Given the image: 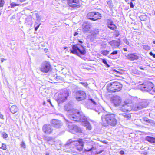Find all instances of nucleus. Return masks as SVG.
<instances>
[{"label": "nucleus", "mask_w": 155, "mask_h": 155, "mask_svg": "<svg viewBox=\"0 0 155 155\" xmlns=\"http://www.w3.org/2000/svg\"><path fill=\"white\" fill-rule=\"evenodd\" d=\"M68 117L72 120L75 121H80L83 125L86 127L89 130H91V127L89 122L87 120V118L77 110L73 109L68 111Z\"/></svg>", "instance_id": "obj_1"}, {"label": "nucleus", "mask_w": 155, "mask_h": 155, "mask_svg": "<svg viewBox=\"0 0 155 155\" xmlns=\"http://www.w3.org/2000/svg\"><path fill=\"white\" fill-rule=\"evenodd\" d=\"M88 141L85 139H80L78 140L72 141L71 139L69 140L64 146V149L65 152H72V148L71 147V145H74L75 148L79 151H81L83 149L84 146H87L88 144Z\"/></svg>", "instance_id": "obj_2"}, {"label": "nucleus", "mask_w": 155, "mask_h": 155, "mask_svg": "<svg viewBox=\"0 0 155 155\" xmlns=\"http://www.w3.org/2000/svg\"><path fill=\"white\" fill-rule=\"evenodd\" d=\"M104 120L106 123H103V125L105 127L111 126L114 127L116 125L117 121L115 115L113 114H107L104 116Z\"/></svg>", "instance_id": "obj_3"}, {"label": "nucleus", "mask_w": 155, "mask_h": 155, "mask_svg": "<svg viewBox=\"0 0 155 155\" xmlns=\"http://www.w3.org/2000/svg\"><path fill=\"white\" fill-rule=\"evenodd\" d=\"M72 49L70 50L71 53L79 56L81 55H84L86 54L85 48L82 45L77 44L72 45Z\"/></svg>", "instance_id": "obj_4"}, {"label": "nucleus", "mask_w": 155, "mask_h": 155, "mask_svg": "<svg viewBox=\"0 0 155 155\" xmlns=\"http://www.w3.org/2000/svg\"><path fill=\"white\" fill-rule=\"evenodd\" d=\"M122 87V85L120 83L113 82L108 84L107 90L110 92H115L120 91Z\"/></svg>", "instance_id": "obj_5"}, {"label": "nucleus", "mask_w": 155, "mask_h": 155, "mask_svg": "<svg viewBox=\"0 0 155 155\" xmlns=\"http://www.w3.org/2000/svg\"><path fill=\"white\" fill-rule=\"evenodd\" d=\"M154 87V84L150 82H147L140 85V87L143 91L149 92L152 91L153 87Z\"/></svg>", "instance_id": "obj_6"}, {"label": "nucleus", "mask_w": 155, "mask_h": 155, "mask_svg": "<svg viewBox=\"0 0 155 155\" xmlns=\"http://www.w3.org/2000/svg\"><path fill=\"white\" fill-rule=\"evenodd\" d=\"M69 96L68 91L64 90L62 93H60L58 95L57 99L59 102H63L67 99V97Z\"/></svg>", "instance_id": "obj_7"}, {"label": "nucleus", "mask_w": 155, "mask_h": 155, "mask_svg": "<svg viewBox=\"0 0 155 155\" xmlns=\"http://www.w3.org/2000/svg\"><path fill=\"white\" fill-rule=\"evenodd\" d=\"M51 66L49 63L45 62L43 63L40 67V71L43 73H47L51 70Z\"/></svg>", "instance_id": "obj_8"}, {"label": "nucleus", "mask_w": 155, "mask_h": 155, "mask_svg": "<svg viewBox=\"0 0 155 155\" xmlns=\"http://www.w3.org/2000/svg\"><path fill=\"white\" fill-rule=\"evenodd\" d=\"M131 109L130 104L127 101H125L123 104L119 107V110L123 112H129Z\"/></svg>", "instance_id": "obj_9"}, {"label": "nucleus", "mask_w": 155, "mask_h": 155, "mask_svg": "<svg viewBox=\"0 0 155 155\" xmlns=\"http://www.w3.org/2000/svg\"><path fill=\"white\" fill-rule=\"evenodd\" d=\"M76 99L77 100L80 101L85 99L86 97L85 92L82 91H79L76 92Z\"/></svg>", "instance_id": "obj_10"}, {"label": "nucleus", "mask_w": 155, "mask_h": 155, "mask_svg": "<svg viewBox=\"0 0 155 155\" xmlns=\"http://www.w3.org/2000/svg\"><path fill=\"white\" fill-rule=\"evenodd\" d=\"M148 103L145 100H143L136 105L134 108V109L135 110L138 111L146 107Z\"/></svg>", "instance_id": "obj_11"}, {"label": "nucleus", "mask_w": 155, "mask_h": 155, "mask_svg": "<svg viewBox=\"0 0 155 155\" xmlns=\"http://www.w3.org/2000/svg\"><path fill=\"white\" fill-rule=\"evenodd\" d=\"M111 100L112 103L115 106H118L122 101L121 98L118 95L114 96L112 97Z\"/></svg>", "instance_id": "obj_12"}, {"label": "nucleus", "mask_w": 155, "mask_h": 155, "mask_svg": "<svg viewBox=\"0 0 155 155\" xmlns=\"http://www.w3.org/2000/svg\"><path fill=\"white\" fill-rule=\"evenodd\" d=\"M68 4L72 8H79L80 7L79 0H67Z\"/></svg>", "instance_id": "obj_13"}, {"label": "nucleus", "mask_w": 155, "mask_h": 155, "mask_svg": "<svg viewBox=\"0 0 155 155\" xmlns=\"http://www.w3.org/2000/svg\"><path fill=\"white\" fill-rule=\"evenodd\" d=\"M68 127L69 131L74 134H75V133H80L81 131V129L76 125H68Z\"/></svg>", "instance_id": "obj_14"}, {"label": "nucleus", "mask_w": 155, "mask_h": 155, "mask_svg": "<svg viewBox=\"0 0 155 155\" xmlns=\"http://www.w3.org/2000/svg\"><path fill=\"white\" fill-rule=\"evenodd\" d=\"M91 27V25L89 22H84L82 25V31L84 33H87L89 31Z\"/></svg>", "instance_id": "obj_15"}, {"label": "nucleus", "mask_w": 155, "mask_h": 155, "mask_svg": "<svg viewBox=\"0 0 155 155\" xmlns=\"http://www.w3.org/2000/svg\"><path fill=\"white\" fill-rule=\"evenodd\" d=\"M42 130L46 134H51L53 130L51 126L49 124H45L43 127Z\"/></svg>", "instance_id": "obj_16"}, {"label": "nucleus", "mask_w": 155, "mask_h": 155, "mask_svg": "<svg viewBox=\"0 0 155 155\" xmlns=\"http://www.w3.org/2000/svg\"><path fill=\"white\" fill-rule=\"evenodd\" d=\"M53 126L57 128H59L62 125V122L60 120L56 119H53L51 122Z\"/></svg>", "instance_id": "obj_17"}, {"label": "nucleus", "mask_w": 155, "mask_h": 155, "mask_svg": "<svg viewBox=\"0 0 155 155\" xmlns=\"http://www.w3.org/2000/svg\"><path fill=\"white\" fill-rule=\"evenodd\" d=\"M107 25L108 28L114 31H116L117 28V27L114 23L113 21L109 19H108L107 20Z\"/></svg>", "instance_id": "obj_18"}, {"label": "nucleus", "mask_w": 155, "mask_h": 155, "mask_svg": "<svg viewBox=\"0 0 155 155\" xmlns=\"http://www.w3.org/2000/svg\"><path fill=\"white\" fill-rule=\"evenodd\" d=\"M126 56L128 59L131 61L137 60L139 58V56L137 55L136 53H135L128 54Z\"/></svg>", "instance_id": "obj_19"}, {"label": "nucleus", "mask_w": 155, "mask_h": 155, "mask_svg": "<svg viewBox=\"0 0 155 155\" xmlns=\"http://www.w3.org/2000/svg\"><path fill=\"white\" fill-rule=\"evenodd\" d=\"M109 44L113 48H115L117 47H119L120 45V39L117 41L112 40L109 42Z\"/></svg>", "instance_id": "obj_20"}, {"label": "nucleus", "mask_w": 155, "mask_h": 155, "mask_svg": "<svg viewBox=\"0 0 155 155\" xmlns=\"http://www.w3.org/2000/svg\"><path fill=\"white\" fill-rule=\"evenodd\" d=\"M43 137L44 140L46 141L50 144L52 145L54 142L53 138L51 137L44 136Z\"/></svg>", "instance_id": "obj_21"}, {"label": "nucleus", "mask_w": 155, "mask_h": 155, "mask_svg": "<svg viewBox=\"0 0 155 155\" xmlns=\"http://www.w3.org/2000/svg\"><path fill=\"white\" fill-rule=\"evenodd\" d=\"M145 140L151 143H155V137L149 136H147L145 138Z\"/></svg>", "instance_id": "obj_22"}, {"label": "nucleus", "mask_w": 155, "mask_h": 155, "mask_svg": "<svg viewBox=\"0 0 155 155\" xmlns=\"http://www.w3.org/2000/svg\"><path fill=\"white\" fill-rule=\"evenodd\" d=\"M94 13L95 14H94V18H93L94 21H95L98 19H101V14L99 13L94 12Z\"/></svg>", "instance_id": "obj_23"}, {"label": "nucleus", "mask_w": 155, "mask_h": 155, "mask_svg": "<svg viewBox=\"0 0 155 155\" xmlns=\"http://www.w3.org/2000/svg\"><path fill=\"white\" fill-rule=\"evenodd\" d=\"M143 120L144 121L149 123L150 125L153 126L155 125V122L153 120L147 118H143Z\"/></svg>", "instance_id": "obj_24"}, {"label": "nucleus", "mask_w": 155, "mask_h": 155, "mask_svg": "<svg viewBox=\"0 0 155 155\" xmlns=\"http://www.w3.org/2000/svg\"><path fill=\"white\" fill-rule=\"evenodd\" d=\"M18 110V109L17 106L15 105L12 106L10 108L11 112L13 114L17 112Z\"/></svg>", "instance_id": "obj_25"}, {"label": "nucleus", "mask_w": 155, "mask_h": 155, "mask_svg": "<svg viewBox=\"0 0 155 155\" xmlns=\"http://www.w3.org/2000/svg\"><path fill=\"white\" fill-rule=\"evenodd\" d=\"M95 13L94 12H91L88 13L87 15V17L89 19L94 21L93 18H94V15Z\"/></svg>", "instance_id": "obj_26"}, {"label": "nucleus", "mask_w": 155, "mask_h": 155, "mask_svg": "<svg viewBox=\"0 0 155 155\" xmlns=\"http://www.w3.org/2000/svg\"><path fill=\"white\" fill-rule=\"evenodd\" d=\"M120 115H121L123 116L126 119H128L130 118L131 117V115L130 114H126L124 113L123 114H119Z\"/></svg>", "instance_id": "obj_27"}, {"label": "nucleus", "mask_w": 155, "mask_h": 155, "mask_svg": "<svg viewBox=\"0 0 155 155\" xmlns=\"http://www.w3.org/2000/svg\"><path fill=\"white\" fill-rule=\"evenodd\" d=\"M109 53V51L107 50H103L101 51V53L104 56H106L107 54Z\"/></svg>", "instance_id": "obj_28"}, {"label": "nucleus", "mask_w": 155, "mask_h": 155, "mask_svg": "<svg viewBox=\"0 0 155 155\" xmlns=\"http://www.w3.org/2000/svg\"><path fill=\"white\" fill-rule=\"evenodd\" d=\"M141 47H142L143 49L147 51L151 49V47L150 46L147 45H143L141 46Z\"/></svg>", "instance_id": "obj_29"}, {"label": "nucleus", "mask_w": 155, "mask_h": 155, "mask_svg": "<svg viewBox=\"0 0 155 155\" xmlns=\"http://www.w3.org/2000/svg\"><path fill=\"white\" fill-rule=\"evenodd\" d=\"M89 99L90 101L95 106H97L98 105V104L97 102L93 99L89 97Z\"/></svg>", "instance_id": "obj_30"}, {"label": "nucleus", "mask_w": 155, "mask_h": 155, "mask_svg": "<svg viewBox=\"0 0 155 155\" xmlns=\"http://www.w3.org/2000/svg\"><path fill=\"white\" fill-rule=\"evenodd\" d=\"M140 20L142 21H145L147 20V19L146 15H143L140 16Z\"/></svg>", "instance_id": "obj_31"}, {"label": "nucleus", "mask_w": 155, "mask_h": 155, "mask_svg": "<svg viewBox=\"0 0 155 155\" xmlns=\"http://www.w3.org/2000/svg\"><path fill=\"white\" fill-rule=\"evenodd\" d=\"M118 53V51L115 50L113 51L109 55V57L110 58H112V56L113 55H114L117 54Z\"/></svg>", "instance_id": "obj_32"}, {"label": "nucleus", "mask_w": 155, "mask_h": 155, "mask_svg": "<svg viewBox=\"0 0 155 155\" xmlns=\"http://www.w3.org/2000/svg\"><path fill=\"white\" fill-rule=\"evenodd\" d=\"M10 5L11 8H13L15 6H19L20 5V4H16L14 2H12L10 3Z\"/></svg>", "instance_id": "obj_33"}, {"label": "nucleus", "mask_w": 155, "mask_h": 155, "mask_svg": "<svg viewBox=\"0 0 155 155\" xmlns=\"http://www.w3.org/2000/svg\"><path fill=\"white\" fill-rule=\"evenodd\" d=\"M114 32V35L115 37H117L119 36L120 34L119 31L118 30H116Z\"/></svg>", "instance_id": "obj_34"}, {"label": "nucleus", "mask_w": 155, "mask_h": 155, "mask_svg": "<svg viewBox=\"0 0 155 155\" xmlns=\"http://www.w3.org/2000/svg\"><path fill=\"white\" fill-rule=\"evenodd\" d=\"M102 62L105 64L106 66L107 67H110V65L108 64L107 61V60L105 59H102Z\"/></svg>", "instance_id": "obj_35"}, {"label": "nucleus", "mask_w": 155, "mask_h": 155, "mask_svg": "<svg viewBox=\"0 0 155 155\" xmlns=\"http://www.w3.org/2000/svg\"><path fill=\"white\" fill-rule=\"evenodd\" d=\"M0 148L4 150H6L7 148L5 144L2 143V147Z\"/></svg>", "instance_id": "obj_36"}, {"label": "nucleus", "mask_w": 155, "mask_h": 155, "mask_svg": "<svg viewBox=\"0 0 155 155\" xmlns=\"http://www.w3.org/2000/svg\"><path fill=\"white\" fill-rule=\"evenodd\" d=\"M95 149V148L94 147H92L90 148H87V149H85V150L86 151H90L93 150Z\"/></svg>", "instance_id": "obj_37"}, {"label": "nucleus", "mask_w": 155, "mask_h": 155, "mask_svg": "<svg viewBox=\"0 0 155 155\" xmlns=\"http://www.w3.org/2000/svg\"><path fill=\"white\" fill-rule=\"evenodd\" d=\"M21 148L25 149L26 147V145L24 142L22 141L21 144Z\"/></svg>", "instance_id": "obj_38"}, {"label": "nucleus", "mask_w": 155, "mask_h": 155, "mask_svg": "<svg viewBox=\"0 0 155 155\" xmlns=\"http://www.w3.org/2000/svg\"><path fill=\"white\" fill-rule=\"evenodd\" d=\"M40 25V23L39 24H36L35 25V26H34L35 27V31H37L38 30V28Z\"/></svg>", "instance_id": "obj_39"}, {"label": "nucleus", "mask_w": 155, "mask_h": 155, "mask_svg": "<svg viewBox=\"0 0 155 155\" xmlns=\"http://www.w3.org/2000/svg\"><path fill=\"white\" fill-rule=\"evenodd\" d=\"M2 134V137L3 138H6L8 137V135L6 133L3 132Z\"/></svg>", "instance_id": "obj_40"}, {"label": "nucleus", "mask_w": 155, "mask_h": 155, "mask_svg": "<svg viewBox=\"0 0 155 155\" xmlns=\"http://www.w3.org/2000/svg\"><path fill=\"white\" fill-rule=\"evenodd\" d=\"M5 3L4 0H0V7H3Z\"/></svg>", "instance_id": "obj_41"}, {"label": "nucleus", "mask_w": 155, "mask_h": 155, "mask_svg": "<svg viewBox=\"0 0 155 155\" xmlns=\"http://www.w3.org/2000/svg\"><path fill=\"white\" fill-rule=\"evenodd\" d=\"M123 41L124 43L127 45H128L129 44V42L128 41L127 39L126 38H124L123 39Z\"/></svg>", "instance_id": "obj_42"}, {"label": "nucleus", "mask_w": 155, "mask_h": 155, "mask_svg": "<svg viewBox=\"0 0 155 155\" xmlns=\"http://www.w3.org/2000/svg\"><path fill=\"white\" fill-rule=\"evenodd\" d=\"M81 84H82L83 86H85V87H87V85L88 84L86 82H81L80 83Z\"/></svg>", "instance_id": "obj_43"}, {"label": "nucleus", "mask_w": 155, "mask_h": 155, "mask_svg": "<svg viewBox=\"0 0 155 155\" xmlns=\"http://www.w3.org/2000/svg\"><path fill=\"white\" fill-rule=\"evenodd\" d=\"M155 92V87L154 88V87H153V89L152 90V91L150 92V94H154V93Z\"/></svg>", "instance_id": "obj_44"}, {"label": "nucleus", "mask_w": 155, "mask_h": 155, "mask_svg": "<svg viewBox=\"0 0 155 155\" xmlns=\"http://www.w3.org/2000/svg\"><path fill=\"white\" fill-rule=\"evenodd\" d=\"M106 44L103 43L101 45V48H105L106 47Z\"/></svg>", "instance_id": "obj_45"}, {"label": "nucleus", "mask_w": 155, "mask_h": 155, "mask_svg": "<svg viewBox=\"0 0 155 155\" xmlns=\"http://www.w3.org/2000/svg\"><path fill=\"white\" fill-rule=\"evenodd\" d=\"M132 72L133 73L135 74H139V73L137 71L134 70H132Z\"/></svg>", "instance_id": "obj_46"}, {"label": "nucleus", "mask_w": 155, "mask_h": 155, "mask_svg": "<svg viewBox=\"0 0 155 155\" xmlns=\"http://www.w3.org/2000/svg\"><path fill=\"white\" fill-rule=\"evenodd\" d=\"M149 54L151 56H152L153 58H155V54H153L152 52H150Z\"/></svg>", "instance_id": "obj_47"}, {"label": "nucleus", "mask_w": 155, "mask_h": 155, "mask_svg": "<svg viewBox=\"0 0 155 155\" xmlns=\"http://www.w3.org/2000/svg\"><path fill=\"white\" fill-rule=\"evenodd\" d=\"M107 4L109 6H112V3L111 1H108L107 2Z\"/></svg>", "instance_id": "obj_48"}, {"label": "nucleus", "mask_w": 155, "mask_h": 155, "mask_svg": "<svg viewBox=\"0 0 155 155\" xmlns=\"http://www.w3.org/2000/svg\"><path fill=\"white\" fill-rule=\"evenodd\" d=\"M3 117H4L3 115L1 113V112H0V118L4 120V118H3Z\"/></svg>", "instance_id": "obj_49"}, {"label": "nucleus", "mask_w": 155, "mask_h": 155, "mask_svg": "<svg viewBox=\"0 0 155 155\" xmlns=\"http://www.w3.org/2000/svg\"><path fill=\"white\" fill-rule=\"evenodd\" d=\"M124 151L123 150H121L120 152V155H122L124 154Z\"/></svg>", "instance_id": "obj_50"}, {"label": "nucleus", "mask_w": 155, "mask_h": 155, "mask_svg": "<svg viewBox=\"0 0 155 155\" xmlns=\"http://www.w3.org/2000/svg\"><path fill=\"white\" fill-rule=\"evenodd\" d=\"M130 7L131 8H133L134 7L133 4L132 2L130 3Z\"/></svg>", "instance_id": "obj_51"}, {"label": "nucleus", "mask_w": 155, "mask_h": 155, "mask_svg": "<svg viewBox=\"0 0 155 155\" xmlns=\"http://www.w3.org/2000/svg\"><path fill=\"white\" fill-rule=\"evenodd\" d=\"M102 152V150L100 151H96L95 153L96 154H100V153H101Z\"/></svg>", "instance_id": "obj_52"}, {"label": "nucleus", "mask_w": 155, "mask_h": 155, "mask_svg": "<svg viewBox=\"0 0 155 155\" xmlns=\"http://www.w3.org/2000/svg\"><path fill=\"white\" fill-rule=\"evenodd\" d=\"M47 101L48 102H49L50 104H51V106H53V105H52V104L51 103V101L50 100L48 99L47 100Z\"/></svg>", "instance_id": "obj_53"}, {"label": "nucleus", "mask_w": 155, "mask_h": 155, "mask_svg": "<svg viewBox=\"0 0 155 155\" xmlns=\"http://www.w3.org/2000/svg\"><path fill=\"white\" fill-rule=\"evenodd\" d=\"M5 60L4 58H1V61L2 63L3 62V61Z\"/></svg>", "instance_id": "obj_54"}, {"label": "nucleus", "mask_w": 155, "mask_h": 155, "mask_svg": "<svg viewBox=\"0 0 155 155\" xmlns=\"http://www.w3.org/2000/svg\"><path fill=\"white\" fill-rule=\"evenodd\" d=\"M95 32H96V34L98 33V30H95Z\"/></svg>", "instance_id": "obj_55"}, {"label": "nucleus", "mask_w": 155, "mask_h": 155, "mask_svg": "<svg viewBox=\"0 0 155 155\" xmlns=\"http://www.w3.org/2000/svg\"><path fill=\"white\" fill-rule=\"evenodd\" d=\"M123 50L124 51H127V49L126 48H124Z\"/></svg>", "instance_id": "obj_56"}, {"label": "nucleus", "mask_w": 155, "mask_h": 155, "mask_svg": "<svg viewBox=\"0 0 155 155\" xmlns=\"http://www.w3.org/2000/svg\"><path fill=\"white\" fill-rule=\"evenodd\" d=\"M78 33H77V32H75V33H74V36H76V35H78Z\"/></svg>", "instance_id": "obj_57"}, {"label": "nucleus", "mask_w": 155, "mask_h": 155, "mask_svg": "<svg viewBox=\"0 0 155 155\" xmlns=\"http://www.w3.org/2000/svg\"><path fill=\"white\" fill-rule=\"evenodd\" d=\"M114 71H115V72H117L118 73H120L119 72L117 71V70H115V69L114 70Z\"/></svg>", "instance_id": "obj_58"}, {"label": "nucleus", "mask_w": 155, "mask_h": 155, "mask_svg": "<svg viewBox=\"0 0 155 155\" xmlns=\"http://www.w3.org/2000/svg\"><path fill=\"white\" fill-rule=\"evenodd\" d=\"M139 68L140 69H142V70H144V68H143V67H140Z\"/></svg>", "instance_id": "obj_59"}, {"label": "nucleus", "mask_w": 155, "mask_h": 155, "mask_svg": "<svg viewBox=\"0 0 155 155\" xmlns=\"http://www.w3.org/2000/svg\"><path fill=\"white\" fill-rule=\"evenodd\" d=\"M19 0L20 2H25L26 0Z\"/></svg>", "instance_id": "obj_60"}, {"label": "nucleus", "mask_w": 155, "mask_h": 155, "mask_svg": "<svg viewBox=\"0 0 155 155\" xmlns=\"http://www.w3.org/2000/svg\"><path fill=\"white\" fill-rule=\"evenodd\" d=\"M79 42L80 43H83V41H81V40H79Z\"/></svg>", "instance_id": "obj_61"}, {"label": "nucleus", "mask_w": 155, "mask_h": 155, "mask_svg": "<svg viewBox=\"0 0 155 155\" xmlns=\"http://www.w3.org/2000/svg\"><path fill=\"white\" fill-rule=\"evenodd\" d=\"M67 48V47H65L64 48V49H66Z\"/></svg>", "instance_id": "obj_62"}, {"label": "nucleus", "mask_w": 155, "mask_h": 155, "mask_svg": "<svg viewBox=\"0 0 155 155\" xmlns=\"http://www.w3.org/2000/svg\"><path fill=\"white\" fill-rule=\"evenodd\" d=\"M125 1L127 2L129 1V0H125Z\"/></svg>", "instance_id": "obj_63"}, {"label": "nucleus", "mask_w": 155, "mask_h": 155, "mask_svg": "<svg viewBox=\"0 0 155 155\" xmlns=\"http://www.w3.org/2000/svg\"><path fill=\"white\" fill-rule=\"evenodd\" d=\"M153 44H155V40L153 41Z\"/></svg>", "instance_id": "obj_64"}]
</instances>
